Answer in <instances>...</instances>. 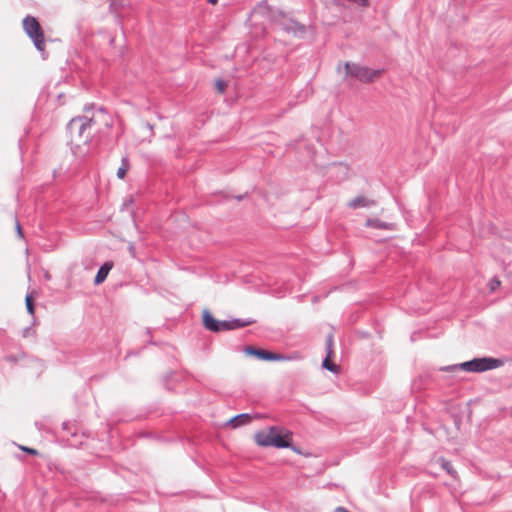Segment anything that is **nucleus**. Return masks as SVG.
Returning <instances> with one entry per match:
<instances>
[{"mask_svg":"<svg viewBox=\"0 0 512 512\" xmlns=\"http://www.w3.org/2000/svg\"><path fill=\"white\" fill-rule=\"evenodd\" d=\"M254 441L261 447L290 448L292 433L279 426H271L254 434Z\"/></svg>","mask_w":512,"mask_h":512,"instance_id":"f257e3e1","label":"nucleus"},{"mask_svg":"<svg viewBox=\"0 0 512 512\" xmlns=\"http://www.w3.org/2000/svg\"><path fill=\"white\" fill-rule=\"evenodd\" d=\"M91 128L92 118L86 116L73 118L68 125L70 145L74 148L87 145L92 137Z\"/></svg>","mask_w":512,"mask_h":512,"instance_id":"f03ea898","label":"nucleus"},{"mask_svg":"<svg viewBox=\"0 0 512 512\" xmlns=\"http://www.w3.org/2000/svg\"><path fill=\"white\" fill-rule=\"evenodd\" d=\"M343 67L345 76L355 78L362 83H373L378 80L384 72L382 69H371L367 66L350 62H345Z\"/></svg>","mask_w":512,"mask_h":512,"instance_id":"7ed1b4c3","label":"nucleus"},{"mask_svg":"<svg viewBox=\"0 0 512 512\" xmlns=\"http://www.w3.org/2000/svg\"><path fill=\"white\" fill-rule=\"evenodd\" d=\"M252 323H254V320H240V319H234L231 321H222L221 322V321L216 320L209 311L205 310L203 312V325L206 329L213 331V332L242 328V327L251 325Z\"/></svg>","mask_w":512,"mask_h":512,"instance_id":"20e7f679","label":"nucleus"},{"mask_svg":"<svg viewBox=\"0 0 512 512\" xmlns=\"http://www.w3.org/2000/svg\"><path fill=\"white\" fill-rule=\"evenodd\" d=\"M23 28L27 35L32 39L34 45L39 51L45 50V39L43 30L37 21V19L33 16H26L23 19Z\"/></svg>","mask_w":512,"mask_h":512,"instance_id":"39448f33","label":"nucleus"},{"mask_svg":"<svg viewBox=\"0 0 512 512\" xmlns=\"http://www.w3.org/2000/svg\"><path fill=\"white\" fill-rule=\"evenodd\" d=\"M501 365V361L494 358H476L471 361L460 364V368L469 372H483L497 368Z\"/></svg>","mask_w":512,"mask_h":512,"instance_id":"423d86ee","label":"nucleus"},{"mask_svg":"<svg viewBox=\"0 0 512 512\" xmlns=\"http://www.w3.org/2000/svg\"><path fill=\"white\" fill-rule=\"evenodd\" d=\"M244 352L246 355L254 356L264 361H287L291 359L283 354L270 352L254 346H246Z\"/></svg>","mask_w":512,"mask_h":512,"instance_id":"0eeeda50","label":"nucleus"},{"mask_svg":"<svg viewBox=\"0 0 512 512\" xmlns=\"http://www.w3.org/2000/svg\"><path fill=\"white\" fill-rule=\"evenodd\" d=\"M112 267L113 264L111 262H106L100 267L94 279L96 285H99L105 281Z\"/></svg>","mask_w":512,"mask_h":512,"instance_id":"6e6552de","label":"nucleus"},{"mask_svg":"<svg viewBox=\"0 0 512 512\" xmlns=\"http://www.w3.org/2000/svg\"><path fill=\"white\" fill-rule=\"evenodd\" d=\"M370 205H374V201L366 198L365 196H358L348 202V207L352 209L368 207Z\"/></svg>","mask_w":512,"mask_h":512,"instance_id":"1a4fd4ad","label":"nucleus"},{"mask_svg":"<svg viewBox=\"0 0 512 512\" xmlns=\"http://www.w3.org/2000/svg\"><path fill=\"white\" fill-rule=\"evenodd\" d=\"M251 421L252 417L249 414H240L230 419L228 424H230L233 428H237L249 424Z\"/></svg>","mask_w":512,"mask_h":512,"instance_id":"9d476101","label":"nucleus"},{"mask_svg":"<svg viewBox=\"0 0 512 512\" xmlns=\"http://www.w3.org/2000/svg\"><path fill=\"white\" fill-rule=\"evenodd\" d=\"M367 227L376 229L392 230L394 227L390 223H385L379 219H368L365 223Z\"/></svg>","mask_w":512,"mask_h":512,"instance_id":"9b49d317","label":"nucleus"},{"mask_svg":"<svg viewBox=\"0 0 512 512\" xmlns=\"http://www.w3.org/2000/svg\"><path fill=\"white\" fill-rule=\"evenodd\" d=\"M331 354H332V350H331V345L329 344V347H328V355L327 357L323 360V363H322V366L331 371V372H334V373H338L339 372V366L336 365L335 363H333L330 359L331 357Z\"/></svg>","mask_w":512,"mask_h":512,"instance_id":"f8f14e48","label":"nucleus"},{"mask_svg":"<svg viewBox=\"0 0 512 512\" xmlns=\"http://www.w3.org/2000/svg\"><path fill=\"white\" fill-rule=\"evenodd\" d=\"M129 168H130V163H129L128 159H126V158L122 159V164L117 170V177L119 179H124Z\"/></svg>","mask_w":512,"mask_h":512,"instance_id":"ddd939ff","label":"nucleus"},{"mask_svg":"<svg viewBox=\"0 0 512 512\" xmlns=\"http://www.w3.org/2000/svg\"><path fill=\"white\" fill-rule=\"evenodd\" d=\"M26 308L29 314L33 315L35 312L34 298L32 295H27L25 298Z\"/></svg>","mask_w":512,"mask_h":512,"instance_id":"4468645a","label":"nucleus"},{"mask_svg":"<svg viewBox=\"0 0 512 512\" xmlns=\"http://www.w3.org/2000/svg\"><path fill=\"white\" fill-rule=\"evenodd\" d=\"M441 465H442V468L445 469L449 474H451V475L455 474V470L453 469L452 464L449 461H447L445 459H441Z\"/></svg>","mask_w":512,"mask_h":512,"instance_id":"2eb2a0df","label":"nucleus"},{"mask_svg":"<svg viewBox=\"0 0 512 512\" xmlns=\"http://www.w3.org/2000/svg\"><path fill=\"white\" fill-rule=\"evenodd\" d=\"M215 87L219 93H224L227 88V83L223 80H217L215 82Z\"/></svg>","mask_w":512,"mask_h":512,"instance_id":"dca6fc26","label":"nucleus"},{"mask_svg":"<svg viewBox=\"0 0 512 512\" xmlns=\"http://www.w3.org/2000/svg\"><path fill=\"white\" fill-rule=\"evenodd\" d=\"M500 285H501V281L496 277L491 279V281L489 282V288L492 292L495 291L497 288H499Z\"/></svg>","mask_w":512,"mask_h":512,"instance_id":"f3484780","label":"nucleus"},{"mask_svg":"<svg viewBox=\"0 0 512 512\" xmlns=\"http://www.w3.org/2000/svg\"><path fill=\"white\" fill-rule=\"evenodd\" d=\"M21 448H22V450H24L30 454H33V455L37 454V451L35 449L27 448V447H21Z\"/></svg>","mask_w":512,"mask_h":512,"instance_id":"a211bd4d","label":"nucleus"},{"mask_svg":"<svg viewBox=\"0 0 512 512\" xmlns=\"http://www.w3.org/2000/svg\"><path fill=\"white\" fill-rule=\"evenodd\" d=\"M336 512H350V511H348V510H347L346 508H344V507H337V508H336Z\"/></svg>","mask_w":512,"mask_h":512,"instance_id":"6ab92c4d","label":"nucleus"},{"mask_svg":"<svg viewBox=\"0 0 512 512\" xmlns=\"http://www.w3.org/2000/svg\"><path fill=\"white\" fill-rule=\"evenodd\" d=\"M210 4L215 5L218 3V0H207Z\"/></svg>","mask_w":512,"mask_h":512,"instance_id":"aec40b11","label":"nucleus"},{"mask_svg":"<svg viewBox=\"0 0 512 512\" xmlns=\"http://www.w3.org/2000/svg\"><path fill=\"white\" fill-rule=\"evenodd\" d=\"M16 232H18L19 234H21V227H20V225H19V224H17Z\"/></svg>","mask_w":512,"mask_h":512,"instance_id":"412c9836","label":"nucleus"},{"mask_svg":"<svg viewBox=\"0 0 512 512\" xmlns=\"http://www.w3.org/2000/svg\"><path fill=\"white\" fill-rule=\"evenodd\" d=\"M16 232H18L19 234H21V227H20V225H19V224H17Z\"/></svg>","mask_w":512,"mask_h":512,"instance_id":"4be33fe9","label":"nucleus"}]
</instances>
